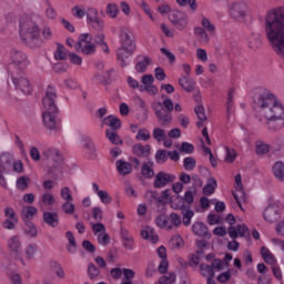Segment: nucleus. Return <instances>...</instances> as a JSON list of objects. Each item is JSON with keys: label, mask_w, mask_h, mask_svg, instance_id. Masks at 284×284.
Returning a JSON list of instances; mask_svg holds the SVG:
<instances>
[{"label": "nucleus", "mask_w": 284, "mask_h": 284, "mask_svg": "<svg viewBox=\"0 0 284 284\" xmlns=\"http://www.w3.org/2000/svg\"><path fill=\"white\" fill-rule=\"evenodd\" d=\"M150 130L142 128L138 130L136 141H150Z\"/></svg>", "instance_id": "obj_50"}, {"label": "nucleus", "mask_w": 284, "mask_h": 284, "mask_svg": "<svg viewBox=\"0 0 284 284\" xmlns=\"http://www.w3.org/2000/svg\"><path fill=\"white\" fill-rule=\"evenodd\" d=\"M106 14L111 19H116L119 17V6L116 3L106 4Z\"/></svg>", "instance_id": "obj_46"}, {"label": "nucleus", "mask_w": 284, "mask_h": 284, "mask_svg": "<svg viewBox=\"0 0 284 284\" xmlns=\"http://www.w3.org/2000/svg\"><path fill=\"white\" fill-rule=\"evenodd\" d=\"M235 190L236 192L234 193V199L239 207L244 212L245 210L243 209V203H245L246 197L245 192H243V182L241 174L235 175Z\"/></svg>", "instance_id": "obj_17"}, {"label": "nucleus", "mask_w": 284, "mask_h": 284, "mask_svg": "<svg viewBox=\"0 0 284 284\" xmlns=\"http://www.w3.org/2000/svg\"><path fill=\"white\" fill-rule=\"evenodd\" d=\"M152 65V58L144 55L139 59L138 63L135 64L136 72H140V74H143Z\"/></svg>", "instance_id": "obj_26"}, {"label": "nucleus", "mask_w": 284, "mask_h": 284, "mask_svg": "<svg viewBox=\"0 0 284 284\" xmlns=\"http://www.w3.org/2000/svg\"><path fill=\"white\" fill-rule=\"evenodd\" d=\"M14 162V155L10 153H3L0 155V168L6 172H10V168H12V163Z\"/></svg>", "instance_id": "obj_25"}, {"label": "nucleus", "mask_w": 284, "mask_h": 284, "mask_svg": "<svg viewBox=\"0 0 284 284\" xmlns=\"http://www.w3.org/2000/svg\"><path fill=\"white\" fill-rule=\"evenodd\" d=\"M29 183H30V178L21 176L17 180V187L18 190H27Z\"/></svg>", "instance_id": "obj_60"}, {"label": "nucleus", "mask_w": 284, "mask_h": 284, "mask_svg": "<svg viewBox=\"0 0 284 284\" xmlns=\"http://www.w3.org/2000/svg\"><path fill=\"white\" fill-rule=\"evenodd\" d=\"M43 156L49 161H54L59 165V161H61V155L59 154V150L57 149H47L43 152Z\"/></svg>", "instance_id": "obj_39"}, {"label": "nucleus", "mask_w": 284, "mask_h": 284, "mask_svg": "<svg viewBox=\"0 0 284 284\" xmlns=\"http://www.w3.org/2000/svg\"><path fill=\"white\" fill-rule=\"evenodd\" d=\"M171 207L173 210H183V207H185V202H183V197L176 196L175 199L171 200Z\"/></svg>", "instance_id": "obj_56"}, {"label": "nucleus", "mask_w": 284, "mask_h": 284, "mask_svg": "<svg viewBox=\"0 0 284 284\" xmlns=\"http://www.w3.org/2000/svg\"><path fill=\"white\" fill-rule=\"evenodd\" d=\"M192 232L195 236H201L202 239H212V233L210 229L203 222H194L192 225Z\"/></svg>", "instance_id": "obj_21"}, {"label": "nucleus", "mask_w": 284, "mask_h": 284, "mask_svg": "<svg viewBox=\"0 0 284 284\" xmlns=\"http://www.w3.org/2000/svg\"><path fill=\"white\" fill-rule=\"evenodd\" d=\"M250 234V230L245 224L237 225L236 227L231 226L229 229V235L231 239H239V236H247Z\"/></svg>", "instance_id": "obj_24"}, {"label": "nucleus", "mask_w": 284, "mask_h": 284, "mask_svg": "<svg viewBox=\"0 0 284 284\" xmlns=\"http://www.w3.org/2000/svg\"><path fill=\"white\" fill-rule=\"evenodd\" d=\"M65 57H68V53L65 52V47L58 44L57 51L54 52V59H57V61H63Z\"/></svg>", "instance_id": "obj_53"}, {"label": "nucleus", "mask_w": 284, "mask_h": 284, "mask_svg": "<svg viewBox=\"0 0 284 284\" xmlns=\"http://www.w3.org/2000/svg\"><path fill=\"white\" fill-rule=\"evenodd\" d=\"M284 204L283 202L270 197L267 202V206L263 211V219L266 223H276L278 219H281V214H283Z\"/></svg>", "instance_id": "obj_7"}, {"label": "nucleus", "mask_w": 284, "mask_h": 284, "mask_svg": "<svg viewBox=\"0 0 284 284\" xmlns=\"http://www.w3.org/2000/svg\"><path fill=\"white\" fill-rule=\"evenodd\" d=\"M192 219H194V211L189 209L183 213V217H182L183 225H185V227L190 226L192 223Z\"/></svg>", "instance_id": "obj_51"}, {"label": "nucleus", "mask_w": 284, "mask_h": 284, "mask_svg": "<svg viewBox=\"0 0 284 284\" xmlns=\"http://www.w3.org/2000/svg\"><path fill=\"white\" fill-rule=\"evenodd\" d=\"M201 274L205 278H214V268L212 266L206 265V264H201L200 266Z\"/></svg>", "instance_id": "obj_47"}, {"label": "nucleus", "mask_w": 284, "mask_h": 284, "mask_svg": "<svg viewBox=\"0 0 284 284\" xmlns=\"http://www.w3.org/2000/svg\"><path fill=\"white\" fill-rule=\"evenodd\" d=\"M37 252H39V246L36 243H30L24 248V256L27 261H32L34 256H37Z\"/></svg>", "instance_id": "obj_38"}, {"label": "nucleus", "mask_w": 284, "mask_h": 284, "mask_svg": "<svg viewBox=\"0 0 284 284\" xmlns=\"http://www.w3.org/2000/svg\"><path fill=\"white\" fill-rule=\"evenodd\" d=\"M103 125L111 128V130H120L121 128V120L116 118V115H108L102 120Z\"/></svg>", "instance_id": "obj_28"}, {"label": "nucleus", "mask_w": 284, "mask_h": 284, "mask_svg": "<svg viewBox=\"0 0 284 284\" xmlns=\"http://www.w3.org/2000/svg\"><path fill=\"white\" fill-rule=\"evenodd\" d=\"M136 273L131 268H123L122 271V283L121 284H132V278H134Z\"/></svg>", "instance_id": "obj_43"}, {"label": "nucleus", "mask_w": 284, "mask_h": 284, "mask_svg": "<svg viewBox=\"0 0 284 284\" xmlns=\"http://www.w3.org/2000/svg\"><path fill=\"white\" fill-rule=\"evenodd\" d=\"M170 245L172 247H183L184 245L183 237H181V235H173L170 241Z\"/></svg>", "instance_id": "obj_62"}, {"label": "nucleus", "mask_w": 284, "mask_h": 284, "mask_svg": "<svg viewBox=\"0 0 284 284\" xmlns=\"http://www.w3.org/2000/svg\"><path fill=\"white\" fill-rule=\"evenodd\" d=\"M176 281V275L174 273H170L169 275H164L159 280V284H172Z\"/></svg>", "instance_id": "obj_61"}, {"label": "nucleus", "mask_w": 284, "mask_h": 284, "mask_svg": "<svg viewBox=\"0 0 284 284\" xmlns=\"http://www.w3.org/2000/svg\"><path fill=\"white\" fill-rule=\"evenodd\" d=\"M272 172L277 181L284 182V162L277 161L273 164Z\"/></svg>", "instance_id": "obj_31"}, {"label": "nucleus", "mask_w": 284, "mask_h": 284, "mask_svg": "<svg viewBox=\"0 0 284 284\" xmlns=\"http://www.w3.org/2000/svg\"><path fill=\"white\" fill-rule=\"evenodd\" d=\"M179 83L185 92H194V89L196 88V82L189 77H182L179 80Z\"/></svg>", "instance_id": "obj_29"}, {"label": "nucleus", "mask_w": 284, "mask_h": 284, "mask_svg": "<svg viewBox=\"0 0 284 284\" xmlns=\"http://www.w3.org/2000/svg\"><path fill=\"white\" fill-rule=\"evenodd\" d=\"M141 84L140 92H148V94H151V97H156L159 94V88L154 85V75L152 74H144L141 78Z\"/></svg>", "instance_id": "obj_16"}, {"label": "nucleus", "mask_w": 284, "mask_h": 284, "mask_svg": "<svg viewBox=\"0 0 284 284\" xmlns=\"http://www.w3.org/2000/svg\"><path fill=\"white\" fill-rule=\"evenodd\" d=\"M206 221L209 225H219V223L223 221V217H221L219 214L211 213L207 215Z\"/></svg>", "instance_id": "obj_59"}, {"label": "nucleus", "mask_w": 284, "mask_h": 284, "mask_svg": "<svg viewBox=\"0 0 284 284\" xmlns=\"http://www.w3.org/2000/svg\"><path fill=\"white\" fill-rule=\"evenodd\" d=\"M264 32L274 52L284 60V7H275L266 11Z\"/></svg>", "instance_id": "obj_1"}, {"label": "nucleus", "mask_w": 284, "mask_h": 284, "mask_svg": "<svg viewBox=\"0 0 284 284\" xmlns=\"http://www.w3.org/2000/svg\"><path fill=\"white\" fill-rule=\"evenodd\" d=\"M255 152L256 154H267V152H270V145L258 141L256 142V145H255Z\"/></svg>", "instance_id": "obj_55"}, {"label": "nucleus", "mask_w": 284, "mask_h": 284, "mask_svg": "<svg viewBox=\"0 0 284 284\" xmlns=\"http://www.w3.org/2000/svg\"><path fill=\"white\" fill-rule=\"evenodd\" d=\"M60 196L63 201L68 202V201H74V199L72 197V191H70V187L68 186H63L60 190Z\"/></svg>", "instance_id": "obj_52"}, {"label": "nucleus", "mask_w": 284, "mask_h": 284, "mask_svg": "<svg viewBox=\"0 0 284 284\" xmlns=\"http://www.w3.org/2000/svg\"><path fill=\"white\" fill-rule=\"evenodd\" d=\"M14 225H17V213H14V209L6 207L2 227H4V230H14Z\"/></svg>", "instance_id": "obj_19"}, {"label": "nucleus", "mask_w": 284, "mask_h": 284, "mask_svg": "<svg viewBox=\"0 0 284 284\" xmlns=\"http://www.w3.org/2000/svg\"><path fill=\"white\" fill-rule=\"evenodd\" d=\"M9 77L17 90H20L23 94L32 92V85H30V80L26 77V70L10 71Z\"/></svg>", "instance_id": "obj_8"}, {"label": "nucleus", "mask_w": 284, "mask_h": 284, "mask_svg": "<svg viewBox=\"0 0 284 284\" xmlns=\"http://www.w3.org/2000/svg\"><path fill=\"white\" fill-rule=\"evenodd\" d=\"M136 52V40L134 33L130 29L122 28L120 33V48L116 51V57L120 65L125 68L128 65L130 57Z\"/></svg>", "instance_id": "obj_3"}, {"label": "nucleus", "mask_w": 284, "mask_h": 284, "mask_svg": "<svg viewBox=\"0 0 284 284\" xmlns=\"http://www.w3.org/2000/svg\"><path fill=\"white\" fill-rule=\"evenodd\" d=\"M175 181L176 176H174L173 174L160 172L155 175L154 187H165V185H169V183H174Z\"/></svg>", "instance_id": "obj_18"}, {"label": "nucleus", "mask_w": 284, "mask_h": 284, "mask_svg": "<svg viewBox=\"0 0 284 284\" xmlns=\"http://www.w3.org/2000/svg\"><path fill=\"white\" fill-rule=\"evenodd\" d=\"M9 59L11 63L14 65V70L11 72H16L17 70H26L28 65H30V61H28V55L22 51L11 50L9 52Z\"/></svg>", "instance_id": "obj_12"}, {"label": "nucleus", "mask_w": 284, "mask_h": 284, "mask_svg": "<svg viewBox=\"0 0 284 284\" xmlns=\"http://www.w3.org/2000/svg\"><path fill=\"white\" fill-rule=\"evenodd\" d=\"M75 50L82 52V54H94L97 52V44L92 42V34L82 33L79 37V41L75 44Z\"/></svg>", "instance_id": "obj_11"}, {"label": "nucleus", "mask_w": 284, "mask_h": 284, "mask_svg": "<svg viewBox=\"0 0 284 284\" xmlns=\"http://www.w3.org/2000/svg\"><path fill=\"white\" fill-rule=\"evenodd\" d=\"M57 114L58 111H43L42 121L47 130L59 136L63 132V126L61 125V121L57 120Z\"/></svg>", "instance_id": "obj_9"}, {"label": "nucleus", "mask_w": 284, "mask_h": 284, "mask_svg": "<svg viewBox=\"0 0 284 284\" xmlns=\"http://www.w3.org/2000/svg\"><path fill=\"white\" fill-rule=\"evenodd\" d=\"M39 210L36 206H26L22 209V219L23 221H32L37 216Z\"/></svg>", "instance_id": "obj_37"}, {"label": "nucleus", "mask_w": 284, "mask_h": 284, "mask_svg": "<svg viewBox=\"0 0 284 284\" xmlns=\"http://www.w3.org/2000/svg\"><path fill=\"white\" fill-rule=\"evenodd\" d=\"M92 191L98 196L102 205H110L112 203L113 201L112 195H110V193L106 190H101V187H99V184H97V182L92 183Z\"/></svg>", "instance_id": "obj_20"}, {"label": "nucleus", "mask_w": 284, "mask_h": 284, "mask_svg": "<svg viewBox=\"0 0 284 284\" xmlns=\"http://www.w3.org/2000/svg\"><path fill=\"white\" fill-rule=\"evenodd\" d=\"M153 138L155 139V141H158L159 143H161V141H165V130L161 129V128H155L153 130Z\"/></svg>", "instance_id": "obj_58"}, {"label": "nucleus", "mask_w": 284, "mask_h": 284, "mask_svg": "<svg viewBox=\"0 0 284 284\" xmlns=\"http://www.w3.org/2000/svg\"><path fill=\"white\" fill-rule=\"evenodd\" d=\"M57 99V89L54 87H49L45 91V95L42 99L43 112L57 111V104L54 103Z\"/></svg>", "instance_id": "obj_14"}, {"label": "nucleus", "mask_w": 284, "mask_h": 284, "mask_svg": "<svg viewBox=\"0 0 284 284\" xmlns=\"http://www.w3.org/2000/svg\"><path fill=\"white\" fill-rule=\"evenodd\" d=\"M141 237L144 240V241H148L149 243H159V235L156 234V232H154V229L151 227V226H144L142 230H141Z\"/></svg>", "instance_id": "obj_22"}, {"label": "nucleus", "mask_w": 284, "mask_h": 284, "mask_svg": "<svg viewBox=\"0 0 284 284\" xmlns=\"http://www.w3.org/2000/svg\"><path fill=\"white\" fill-rule=\"evenodd\" d=\"M150 145H143V144H135L133 146V153L136 154V156L148 158L150 156Z\"/></svg>", "instance_id": "obj_36"}, {"label": "nucleus", "mask_w": 284, "mask_h": 284, "mask_svg": "<svg viewBox=\"0 0 284 284\" xmlns=\"http://www.w3.org/2000/svg\"><path fill=\"white\" fill-rule=\"evenodd\" d=\"M7 247L10 254H12V256H16V258H19L21 261L22 265H26V262L20 256L21 247H23V243L21 242V236L13 235L9 237L7 241Z\"/></svg>", "instance_id": "obj_13"}, {"label": "nucleus", "mask_w": 284, "mask_h": 284, "mask_svg": "<svg viewBox=\"0 0 284 284\" xmlns=\"http://www.w3.org/2000/svg\"><path fill=\"white\" fill-rule=\"evenodd\" d=\"M217 182L216 179L214 178H209L206 181V184L203 187V194L205 196H212V194H214V192H216V187H217Z\"/></svg>", "instance_id": "obj_33"}, {"label": "nucleus", "mask_w": 284, "mask_h": 284, "mask_svg": "<svg viewBox=\"0 0 284 284\" xmlns=\"http://www.w3.org/2000/svg\"><path fill=\"white\" fill-rule=\"evenodd\" d=\"M235 160H236V150L226 148L225 149L226 163H234Z\"/></svg>", "instance_id": "obj_57"}, {"label": "nucleus", "mask_w": 284, "mask_h": 284, "mask_svg": "<svg viewBox=\"0 0 284 284\" xmlns=\"http://www.w3.org/2000/svg\"><path fill=\"white\" fill-rule=\"evenodd\" d=\"M65 239L69 243L68 252H70V254H74V252H77V240L74 239V234L69 231L65 233Z\"/></svg>", "instance_id": "obj_41"}, {"label": "nucleus", "mask_w": 284, "mask_h": 284, "mask_svg": "<svg viewBox=\"0 0 284 284\" xmlns=\"http://www.w3.org/2000/svg\"><path fill=\"white\" fill-rule=\"evenodd\" d=\"M106 138L109 139V141L111 143H113V145H121V143H123V141H121V138L119 136V134H116V132L112 131V130H106Z\"/></svg>", "instance_id": "obj_45"}, {"label": "nucleus", "mask_w": 284, "mask_h": 284, "mask_svg": "<svg viewBox=\"0 0 284 284\" xmlns=\"http://www.w3.org/2000/svg\"><path fill=\"white\" fill-rule=\"evenodd\" d=\"M261 256L267 265H276V256L272 254V251H270V248L263 246L261 248Z\"/></svg>", "instance_id": "obj_35"}, {"label": "nucleus", "mask_w": 284, "mask_h": 284, "mask_svg": "<svg viewBox=\"0 0 284 284\" xmlns=\"http://www.w3.org/2000/svg\"><path fill=\"white\" fill-rule=\"evenodd\" d=\"M155 223L158 227H161L162 230H174V227L181 226L182 219L181 215L176 213H171L169 216H158Z\"/></svg>", "instance_id": "obj_10"}, {"label": "nucleus", "mask_w": 284, "mask_h": 284, "mask_svg": "<svg viewBox=\"0 0 284 284\" xmlns=\"http://www.w3.org/2000/svg\"><path fill=\"white\" fill-rule=\"evenodd\" d=\"M195 114L199 119L197 128H203V123L207 121V115H205V108H203V105L195 106Z\"/></svg>", "instance_id": "obj_40"}, {"label": "nucleus", "mask_w": 284, "mask_h": 284, "mask_svg": "<svg viewBox=\"0 0 284 284\" xmlns=\"http://www.w3.org/2000/svg\"><path fill=\"white\" fill-rule=\"evenodd\" d=\"M253 103L258 108L262 121H284L283 103L272 91L260 89L253 98Z\"/></svg>", "instance_id": "obj_2"}, {"label": "nucleus", "mask_w": 284, "mask_h": 284, "mask_svg": "<svg viewBox=\"0 0 284 284\" xmlns=\"http://www.w3.org/2000/svg\"><path fill=\"white\" fill-rule=\"evenodd\" d=\"M43 221L47 225H50V227H59V214L54 212H44Z\"/></svg>", "instance_id": "obj_27"}, {"label": "nucleus", "mask_w": 284, "mask_h": 284, "mask_svg": "<svg viewBox=\"0 0 284 284\" xmlns=\"http://www.w3.org/2000/svg\"><path fill=\"white\" fill-rule=\"evenodd\" d=\"M115 166H116L119 174H121L122 176H125V175L132 173V164H130L126 161L118 160L115 163Z\"/></svg>", "instance_id": "obj_32"}, {"label": "nucleus", "mask_w": 284, "mask_h": 284, "mask_svg": "<svg viewBox=\"0 0 284 284\" xmlns=\"http://www.w3.org/2000/svg\"><path fill=\"white\" fill-rule=\"evenodd\" d=\"M155 161L156 163H165L168 161V151L165 150H159L155 154Z\"/></svg>", "instance_id": "obj_63"}, {"label": "nucleus", "mask_w": 284, "mask_h": 284, "mask_svg": "<svg viewBox=\"0 0 284 284\" xmlns=\"http://www.w3.org/2000/svg\"><path fill=\"white\" fill-rule=\"evenodd\" d=\"M158 203H160L161 205H168V203H172V196L170 195V190H164L159 200Z\"/></svg>", "instance_id": "obj_49"}, {"label": "nucleus", "mask_w": 284, "mask_h": 284, "mask_svg": "<svg viewBox=\"0 0 284 284\" xmlns=\"http://www.w3.org/2000/svg\"><path fill=\"white\" fill-rule=\"evenodd\" d=\"M169 20L178 30H185L187 28V14L182 11H171Z\"/></svg>", "instance_id": "obj_15"}, {"label": "nucleus", "mask_w": 284, "mask_h": 284, "mask_svg": "<svg viewBox=\"0 0 284 284\" xmlns=\"http://www.w3.org/2000/svg\"><path fill=\"white\" fill-rule=\"evenodd\" d=\"M230 13L235 19L239 17H245V14H247V7L243 2L232 3L230 7Z\"/></svg>", "instance_id": "obj_23"}, {"label": "nucleus", "mask_w": 284, "mask_h": 284, "mask_svg": "<svg viewBox=\"0 0 284 284\" xmlns=\"http://www.w3.org/2000/svg\"><path fill=\"white\" fill-rule=\"evenodd\" d=\"M200 43H210V33L202 27H195L193 30Z\"/></svg>", "instance_id": "obj_34"}, {"label": "nucleus", "mask_w": 284, "mask_h": 284, "mask_svg": "<svg viewBox=\"0 0 284 284\" xmlns=\"http://www.w3.org/2000/svg\"><path fill=\"white\" fill-rule=\"evenodd\" d=\"M201 28L205 30L209 34H216V26L210 20V18L202 16L201 18Z\"/></svg>", "instance_id": "obj_30"}, {"label": "nucleus", "mask_w": 284, "mask_h": 284, "mask_svg": "<svg viewBox=\"0 0 284 284\" xmlns=\"http://www.w3.org/2000/svg\"><path fill=\"white\" fill-rule=\"evenodd\" d=\"M20 39L29 45V48H34V41L41 37V30L39 24L31 19H22L20 22Z\"/></svg>", "instance_id": "obj_5"}, {"label": "nucleus", "mask_w": 284, "mask_h": 284, "mask_svg": "<svg viewBox=\"0 0 284 284\" xmlns=\"http://www.w3.org/2000/svg\"><path fill=\"white\" fill-rule=\"evenodd\" d=\"M163 103L158 102L153 104L156 119L162 125H170L172 123V110H174V102L168 97H163Z\"/></svg>", "instance_id": "obj_6"}, {"label": "nucleus", "mask_w": 284, "mask_h": 284, "mask_svg": "<svg viewBox=\"0 0 284 284\" xmlns=\"http://www.w3.org/2000/svg\"><path fill=\"white\" fill-rule=\"evenodd\" d=\"M10 170L16 172V174H22L23 162L21 160H14V158H13V162L11 163Z\"/></svg>", "instance_id": "obj_54"}, {"label": "nucleus", "mask_w": 284, "mask_h": 284, "mask_svg": "<svg viewBox=\"0 0 284 284\" xmlns=\"http://www.w3.org/2000/svg\"><path fill=\"white\" fill-rule=\"evenodd\" d=\"M154 162H148L142 165V174L145 176V179H152L154 176Z\"/></svg>", "instance_id": "obj_42"}, {"label": "nucleus", "mask_w": 284, "mask_h": 284, "mask_svg": "<svg viewBox=\"0 0 284 284\" xmlns=\"http://www.w3.org/2000/svg\"><path fill=\"white\" fill-rule=\"evenodd\" d=\"M41 201L43 205H54L55 203L54 195H52V193L42 194Z\"/></svg>", "instance_id": "obj_64"}, {"label": "nucleus", "mask_w": 284, "mask_h": 284, "mask_svg": "<svg viewBox=\"0 0 284 284\" xmlns=\"http://www.w3.org/2000/svg\"><path fill=\"white\" fill-rule=\"evenodd\" d=\"M71 14L75 19H83L87 17V23L94 28V30H103L105 28V22L99 18V10L97 8H89L88 11L83 6H75L71 9Z\"/></svg>", "instance_id": "obj_4"}, {"label": "nucleus", "mask_w": 284, "mask_h": 284, "mask_svg": "<svg viewBox=\"0 0 284 284\" xmlns=\"http://www.w3.org/2000/svg\"><path fill=\"white\" fill-rule=\"evenodd\" d=\"M247 43L251 50H256L257 48H261V37L253 34L248 38Z\"/></svg>", "instance_id": "obj_48"}, {"label": "nucleus", "mask_w": 284, "mask_h": 284, "mask_svg": "<svg viewBox=\"0 0 284 284\" xmlns=\"http://www.w3.org/2000/svg\"><path fill=\"white\" fill-rule=\"evenodd\" d=\"M24 233L31 239H34L37 234H39V231L37 230V226L34 225V223L27 222L24 225Z\"/></svg>", "instance_id": "obj_44"}]
</instances>
